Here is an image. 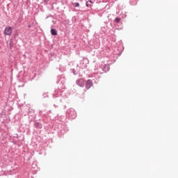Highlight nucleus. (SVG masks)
<instances>
[{
	"mask_svg": "<svg viewBox=\"0 0 178 178\" xmlns=\"http://www.w3.org/2000/svg\"><path fill=\"white\" fill-rule=\"evenodd\" d=\"M12 27L10 26H7L5 30H4V34L6 35H10L12 34Z\"/></svg>",
	"mask_w": 178,
	"mask_h": 178,
	"instance_id": "obj_1",
	"label": "nucleus"
},
{
	"mask_svg": "<svg viewBox=\"0 0 178 178\" xmlns=\"http://www.w3.org/2000/svg\"><path fill=\"white\" fill-rule=\"evenodd\" d=\"M91 87H92V81L91 80H88L86 81V88L87 90H90V88H91Z\"/></svg>",
	"mask_w": 178,
	"mask_h": 178,
	"instance_id": "obj_2",
	"label": "nucleus"
},
{
	"mask_svg": "<svg viewBox=\"0 0 178 178\" xmlns=\"http://www.w3.org/2000/svg\"><path fill=\"white\" fill-rule=\"evenodd\" d=\"M78 84L81 86V87H83L84 86V79H80L78 81Z\"/></svg>",
	"mask_w": 178,
	"mask_h": 178,
	"instance_id": "obj_3",
	"label": "nucleus"
},
{
	"mask_svg": "<svg viewBox=\"0 0 178 178\" xmlns=\"http://www.w3.org/2000/svg\"><path fill=\"white\" fill-rule=\"evenodd\" d=\"M51 35H58V31H56V29H52L51 30Z\"/></svg>",
	"mask_w": 178,
	"mask_h": 178,
	"instance_id": "obj_4",
	"label": "nucleus"
},
{
	"mask_svg": "<svg viewBox=\"0 0 178 178\" xmlns=\"http://www.w3.org/2000/svg\"><path fill=\"white\" fill-rule=\"evenodd\" d=\"M92 3V1L91 0H89L86 1V6H91Z\"/></svg>",
	"mask_w": 178,
	"mask_h": 178,
	"instance_id": "obj_5",
	"label": "nucleus"
},
{
	"mask_svg": "<svg viewBox=\"0 0 178 178\" xmlns=\"http://www.w3.org/2000/svg\"><path fill=\"white\" fill-rule=\"evenodd\" d=\"M74 6H75V8H77V7L80 6V3H74Z\"/></svg>",
	"mask_w": 178,
	"mask_h": 178,
	"instance_id": "obj_6",
	"label": "nucleus"
},
{
	"mask_svg": "<svg viewBox=\"0 0 178 178\" xmlns=\"http://www.w3.org/2000/svg\"><path fill=\"white\" fill-rule=\"evenodd\" d=\"M119 22H120V18L117 17V18L115 19V23H119Z\"/></svg>",
	"mask_w": 178,
	"mask_h": 178,
	"instance_id": "obj_7",
	"label": "nucleus"
},
{
	"mask_svg": "<svg viewBox=\"0 0 178 178\" xmlns=\"http://www.w3.org/2000/svg\"><path fill=\"white\" fill-rule=\"evenodd\" d=\"M105 67H109V65H104Z\"/></svg>",
	"mask_w": 178,
	"mask_h": 178,
	"instance_id": "obj_8",
	"label": "nucleus"
}]
</instances>
